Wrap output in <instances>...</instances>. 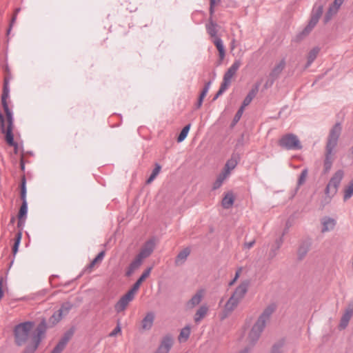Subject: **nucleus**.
<instances>
[{"instance_id":"1","label":"nucleus","mask_w":353,"mask_h":353,"mask_svg":"<svg viewBox=\"0 0 353 353\" xmlns=\"http://www.w3.org/2000/svg\"><path fill=\"white\" fill-rule=\"evenodd\" d=\"M32 321H26L17 325L14 328L15 343L21 346L27 345L23 353H34L44 337L46 331V322L43 319L34 330Z\"/></svg>"},{"instance_id":"2","label":"nucleus","mask_w":353,"mask_h":353,"mask_svg":"<svg viewBox=\"0 0 353 353\" xmlns=\"http://www.w3.org/2000/svg\"><path fill=\"white\" fill-rule=\"evenodd\" d=\"M9 97V93L3 92L1 96V103L6 114V117L0 111V127L1 131L5 134V139L10 146L17 148V143L14 141L12 133L14 128V119L12 112L9 108L7 99Z\"/></svg>"},{"instance_id":"3","label":"nucleus","mask_w":353,"mask_h":353,"mask_svg":"<svg viewBox=\"0 0 353 353\" xmlns=\"http://www.w3.org/2000/svg\"><path fill=\"white\" fill-rule=\"evenodd\" d=\"M323 11V7L321 5L315 6L312 10L310 21L305 28L297 35V40L300 41L308 35L310 32L318 23Z\"/></svg>"},{"instance_id":"4","label":"nucleus","mask_w":353,"mask_h":353,"mask_svg":"<svg viewBox=\"0 0 353 353\" xmlns=\"http://www.w3.org/2000/svg\"><path fill=\"white\" fill-rule=\"evenodd\" d=\"M241 65V61L239 60H236L232 63V65L228 68V70L224 74L223 82L220 86V88L214 98V100L216 99L228 89L232 79L236 74Z\"/></svg>"},{"instance_id":"5","label":"nucleus","mask_w":353,"mask_h":353,"mask_svg":"<svg viewBox=\"0 0 353 353\" xmlns=\"http://www.w3.org/2000/svg\"><path fill=\"white\" fill-rule=\"evenodd\" d=\"M265 326V325L263 323L261 320H257L250 329H245L244 334L246 340L251 343L256 341L259 339Z\"/></svg>"},{"instance_id":"6","label":"nucleus","mask_w":353,"mask_h":353,"mask_svg":"<svg viewBox=\"0 0 353 353\" xmlns=\"http://www.w3.org/2000/svg\"><path fill=\"white\" fill-rule=\"evenodd\" d=\"M279 145L288 150H299L301 145L297 137L292 134L284 135L279 140Z\"/></svg>"},{"instance_id":"7","label":"nucleus","mask_w":353,"mask_h":353,"mask_svg":"<svg viewBox=\"0 0 353 353\" xmlns=\"http://www.w3.org/2000/svg\"><path fill=\"white\" fill-rule=\"evenodd\" d=\"M341 126L340 123H336L334 125L330 130L327 143V150L328 153H332V150L336 145L338 139L341 134Z\"/></svg>"},{"instance_id":"8","label":"nucleus","mask_w":353,"mask_h":353,"mask_svg":"<svg viewBox=\"0 0 353 353\" xmlns=\"http://www.w3.org/2000/svg\"><path fill=\"white\" fill-rule=\"evenodd\" d=\"M135 294L130 290L122 296L114 305L115 311L118 313L123 312L129 303L134 299Z\"/></svg>"},{"instance_id":"9","label":"nucleus","mask_w":353,"mask_h":353,"mask_svg":"<svg viewBox=\"0 0 353 353\" xmlns=\"http://www.w3.org/2000/svg\"><path fill=\"white\" fill-rule=\"evenodd\" d=\"M21 199L22 200V205L20 208L19 212V221L20 222L22 219L26 216L28 212V204L26 201V179L23 177L21 185Z\"/></svg>"},{"instance_id":"10","label":"nucleus","mask_w":353,"mask_h":353,"mask_svg":"<svg viewBox=\"0 0 353 353\" xmlns=\"http://www.w3.org/2000/svg\"><path fill=\"white\" fill-rule=\"evenodd\" d=\"M250 283L248 281H244L241 282L235 289L233 294L230 296L231 299L234 300L239 304L243 300L245 295L246 294Z\"/></svg>"},{"instance_id":"11","label":"nucleus","mask_w":353,"mask_h":353,"mask_svg":"<svg viewBox=\"0 0 353 353\" xmlns=\"http://www.w3.org/2000/svg\"><path fill=\"white\" fill-rule=\"evenodd\" d=\"M205 295V290L200 289L191 297V299L186 303L185 306L187 309H193L198 305Z\"/></svg>"},{"instance_id":"12","label":"nucleus","mask_w":353,"mask_h":353,"mask_svg":"<svg viewBox=\"0 0 353 353\" xmlns=\"http://www.w3.org/2000/svg\"><path fill=\"white\" fill-rule=\"evenodd\" d=\"M156 242L154 239L146 241L142 246L139 255L143 259L148 257L153 252Z\"/></svg>"},{"instance_id":"13","label":"nucleus","mask_w":353,"mask_h":353,"mask_svg":"<svg viewBox=\"0 0 353 353\" xmlns=\"http://www.w3.org/2000/svg\"><path fill=\"white\" fill-rule=\"evenodd\" d=\"M72 334L73 332L72 331H68L65 333L63 336L61 338L58 344L54 347L51 353H61L71 339Z\"/></svg>"},{"instance_id":"14","label":"nucleus","mask_w":353,"mask_h":353,"mask_svg":"<svg viewBox=\"0 0 353 353\" xmlns=\"http://www.w3.org/2000/svg\"><path fill=\"white\" fill-rule=\"evenodd\" d=\"M72 334L73 332L72 331H68L65 333L63 336L61 338L58 344L54 347L51 353H61L71 339Z\"/></svg>"},{"instance_id":"15","label":"nucleus","mask_w":353,"mask_h":353,"mask_svg":"<svg viewBox=\"0 0 353 353\" xmlns=\"http://www.w3.org/2000/svg\"><path fill=\"white\" fill-rule=\"evenodd\" d=\"M239 303L234 300L230 299L225 304L223 312L221 314V319H224L228 317L238 306Z\"/></svg>"},{"instance_id":"16","label":"nucleus","mask_w":353,"mask_h":353,"mask_svg":"<svg viewBox=\"0 0 353 353\" xmlns=\"http://www.w3.org/2000/svg\"><path fill=\"white\" fill-rule=\"evenodd\" d=\"M173 345V340L169 336L163 339L160 345L154 353H168Z\"/></svg>"},{"instance_id":"17","label":"nucleus","mask_w":353,"mask_h":353,"mask_svg":"<svg viewBox=\"0 0 353 353\" xmlns=\"http://www.w3.org/2000/svg\"><path fill=\"white\" fill-rule=\"evenodd\" d=\"M235 201V195L232 191H228L224 194L221 201V205L224 209H230L232 207Z\"/></svg>"},{"instance_id":"18","label":"nucleus","mask_w":353,"mask_h":353,"mask_svg":"<svg viewBox=\"0 0 353 353\" xmlns=\"http://www.w3.org/2000/svg\"><path fill=\"white\" fill-rule=\"evenodd\" d=\"M353 315V307L349 306L344 312L340 321V329H345Z\"/></svg>"},{"instance_id":"19","label":"nucleus","mask_w":353,"mask_h":353,"mask_svg":"<svg viewBox=\"0 0 353 353\" xmlns=\"http://www.w3.org/2000/svg\"><path fill=\"white\" fill-rule=\"evenodd\" d=\"M336 221L335 219L330 217H324L321 219L322 224V232H326L334 230L335 228Z\"/></svg>"},{"instance_id":"20","label":"nucleus","mask_w":353,"mask_h":353,"mask_svg":"<svg viewBox=\"0 0 353 353\" xmlns=\"http://www.w3.org/2000/svg\"><path fill=\"white\" fill-rule=\"evenodd\" d=\"M154 320V314L148 312L141 321V328L143 330H149L152 327Z\"/></svg>"},{"instance_id":"21","label":"nucleus","mask_w":353,"mask_h":353,"mask_svg":"<svg viewBox=\"0 0 353 353\" xmlns=\"http://www.w3.org/2000/svg\"><path fill=\"white\" fill-rule=\"evenodd\" d=\"M208 307L207 305L203 304L201 305L196 311L194 320L195 323L200 322L207 314L208 312Z\"/></svg>"},{"instance_id":"22","label":"nucleus","mask_w":353,"mask_h":353,"mask_svg":"<svg viewBox=\"0 0 353 353\" xmlns=\"http://www.w3.org/2000/svg\"><path fill=\"white\" fill-rule=\"evenodd\" d=\"M150 273V269H148L145 270L141 277L137 281V282L134 283L133 287L130 289L132 292H133L134 294H137L138 292L141 283L149 276Z\"/></svg>"},{"instance_id":"23","label":"nucleus","mask_w":353,"mask_h":353,"mask_svg":"<svg viewBox=\"0 0 353 353\" xmlns=\"http://www.w3.org/2000/svg\"><path fill=\"white\" fill-rule=\"evenodd\" d=\"M190 253V250L188 248L182 250L177 255L175 259V263L177 265L183 264Z\"/></svg>"},{"instance_id":"24","label":"nucleus","mask_w":353,"mask_h":353,"mask_svg":"<svg viewBox=\"0 0 353 353\" xmlns=\"http://www.w3.org/2000/svg\"><path fill=\"white\" fill-rule=\"evenodd\" d=\"M143 259L138 254L134 260L130 263L127 275H131L142 263Z\"/></svg>"},{"instance_id":"25","label":"nucleus","mask_w":353,"mask_h":353,"mask_svg":"<svg viewBox=\"0 0 353 353\" xmlns=\"http://www.w3.org/2000/svg\"><path fill=\"white\" fill-rule=\"evenodd\" d=\"M343 177V172L341 170L337 171L329 181V184L336 187L337 189Z\"/></svg>"},{"instance_id":"26","label":"nucleus","mask_w":353,"mask_h":353,"mask_svg":"<svg viewBox=\"0 0 353 353\" xmlns=\"http://www.w3.org/2000/svg\"><path fill=\"white\" fill-rule=\"evenodd\" d=\"M339 10V8L330 5L327 12L324 16V23H327V22H329L332 19V17L337 14Z\"/></svg>"},{"instance_id":"27","label":"nucleus","mask_w":353,"mask_h":353,"mask_svg":"<svg viewBox=\"0 0 353 353\" xmlns=\"http://www.w3.org/2000/svg\"><path fill=\"white\" fill-rule=\"evenodd\" d=\"M339 10V8L330 5L327 12L324 16V23H327V22H329L332 19V17L337 14Z\"/></svg>"},{"instance_id":"28","label":"nucleus","mask_w":353,"mask_h":353,"mask_svg":"<svg viewBox=\"0 0 353 353\" xmlns=\"http://www.w3.org/2000/svg\"><path fill=\"white\" fill-rule=\"evenodd\" d=\"M229 176V175H228V173L227 172H223V171L221 172V173H220L219 174V176H217L216 181L214 182L213 183V186H212V188L214 190H216V189H218L219 188L223 183L224 182V181Z\"/></svg>"},{"instance_id":"29","label":"nucleus","mask_w":353,"mask_h":353,"mask_svg":"<svg viewBox=\"0 0 353 353\" xmlns=\"http://www.w3.org/2000/svg\"><path fill=\"white\" fill-rule=\"evenodd\" d=\"M274 307L269 306L265 309L262 314L259 317L257 320H261L263 323L265 325L270 315L274 312Z\"/></svg>"},{"instance_id":"30","label":"nucleus","mask_w":353,"mask_h":353,"mask_svg":"<svg viewBox=\"0 0 353 353\" xmlns=\"http://www.w3.org/2000/svg\"><path fill=\"white\" fill-rule=\"evenodd\" d=\"M213 43L216 46V47L219 51V57H220L221 59V60L223 59V58L225 57V49H224V46H223L222 40L221 39H219V37H215L214 39H213Z\"/></svg>"},{"instance_id":"31","label":"nucleus","mask_w":353,"mask_h":353,"mask_svg":"<svg viewBox=\"0 0 353 353\" xmlns=\"http://www.w3.org/2000/svg\"><path fill=\"white\" fill-rule=\"evenodd\" d=\"M320 52L319 47H314L310 50L307 56V65H310L317 57Z\"/></svg>"},{"instance_id":"32","label":"nucleus","mask_w":353,"mask_h":353,"mask_svg":"<svg viewBox=\"0 0 353 353\" xmlns=\"http://www.w3.org/2000/svg\"><path fill=\"white\" fill-rule=\"evenodd\" d=\"M353 195V179L345 186L344 189L343 199L345 201L350 199Z\"/></svg>"},{"instance_id":"33","label":"nucleus","mask_w":353,"mask_h":353,"mask_svg":"<svg viewBox=\"0 0 353 353\" xmlns=\"http://www.w3.org/2000/svg\"><path fill=\"white\" fill-rule=\"evenodd\" d=\"M256 92H257V88L252 89V90H250L248 94L244 99L241 106L243 108H245L246 106H248L251 103V101H252L254 97L256 96Z\"/></svg>"},{"instance_id":"34","label":"nucleus","mask_w":353,"mask_h":353,"mask_svg":"<svg viewBox=\"0 0 353 353\" xmlns=\"http://www.w3.org/2000/svg\"><path fill=\"white\" fill-rule=\"evenodd\" d=\"M73 305L70 302H65L62 304L60 309L58 310L63 317L65 316L70 310L72 308Z\"/></svg>"},{"instance_id":"35","label":"nucleus","mask_w":353,"mask_h":353,"mask_svg":"<svg viewBox=\"0 0 353 353\" xmlns=\"http://www.w3.org/2000/svg\"><path fill=\"white\" fill-rule=\"evenodd\" d=\"M236 164H237V162H236V161L235 159H229L226 162L223 172H227L228 175H230V172L233 169H234V168L236 167Z\"/></svg>"},{"instance_id":"36","label":"nucleus","mask_w":353,"mask_h":353,"mask_svg":"<svg viewBox=\"0 0 353 353\" xmlns=\"http://www.w3.org/2000/svg\"><path fill=\"white\" fill-rule=\"evenodd\" d=\"M190 334V327L189 326H186L183 328L181 331V333L179 336V341L180 342H185L188 340Z\"/></svg>"},{"instance_id":"37","label":"nucleus","mask_w":353,"mask_h":353,"mask_svg":"<svg viewBox=\"0 0 353 353\" xmlns=\"http://www.w3.org/2000/svg\"><path fill=\"white\" fill-rule=\"evenodd\" d=\"M105 256V251L100 252L98 255L90 263V269L101 263Z\"/></svg>"},{"instance_id":"38","label":"nucleus","mask_w":353,"mask_h":353,"mask_svg":"<svg viewBox=\"0 0 353 353\" xmlns=\"http://www.w3.org/2000/svg\"><path fill=\"white\" fill-rule=\"evenodd\" d=\"M207 31L208 34L212 37L215 38L216 37L217 30H216V24L213 23L212 21H210V23L207 25Z\"/></svg>"},{"instance_id":"39","label":"nucleus","mask_w":353,"mask_h":353,"mask_svg":"<svg viewBox=\"0 0 353 353\" xmlns=\"http://www.w3.org/2000/svg\"><path fill=\"white\" fill-rule=\"evenodd\" d=\"M190 129V124L185 125L183 128V130H181V132H180V134L177 138L178 142H182L187 137Z\"/></svg>"},{"instance_id":"40","label":"nucleus","mask_w":353,"mask_h":353,"mask_svg":"<svg viewBox=\"0 0 353 353\" xmlns=\"http://www.w3.org/2000/svg\"><path fill=\"white\" fill-rule=\"evenodd\" d=\"M62 319L63 316L57 310L50 316V318L49 319V323H51L52 325H54L55 324L59 323Z\"/></svg>"},{"instance_id":"41","label":"nucleus","mask_w":353,"mask_h":353,"mask_svg":"<svg viewBox=\"0 0 353 353\" xmlns=\"http://www.w3.org/2000/svg\"><path fill=\"white\" fill-rule=\"evenodd\" d=\"M21 236H22V234H21V232H17L16 234L15 239H14V245L12 248V252H13L14 254H16V253L18 251V248H19V244L21 242Z\"/></svg>"},{"instance_id":"42","label":"nucleus","mask_w":353,"mask_h":353,"mask_svg":"<svg viewBox=\"0 0 353 353\" xmlns=\"http://www.w3.org/2000/svg\"><path fill=\"white\" fill-rule=\"evenodd\" d=\"M337 190L338 189L336 187H334L328 183L325 189V194L329 197H332L334 195L336 194Z\"/></svg>"},{"instance_id":"43","label":"nucleus","mask_w":353,"mask_h":353,"mask_svg":"<svg viewBox=\"0 0 353 353\" xmlns=\"http://www.w3.org/2000/svg\"><path fill=\"white\" fill-rule=\"evenodd\" d=\"M331 154H332V153H328V152L327 151L326 159L325 161V166L327 170L330 169L331 167V164H332V160L330 159Z\"/></svg>"},{"instance_id":"44","label":"nucleus","mask_w":353,"mask_h":353,"mask_svg":"<svg viewBox=\"0 0 353 353\" xmlns=\"http://www.w3.org/2000/svg\"><path fill=\"white\" fill-rule=\"evenodd\" d=\"M9 81L10 77H6L4 79V83H3V92L10 93V89H9Z\"/></svg>"},{"instance_id":"45","label":"nucleus","mask_w":353,"mask_h":353,"mask_svg":"<svg viewBox=\"0 0 353 353\" xmlns=\"http://www.w3.org/2000/svg\"><path fill=\"white\" fill-rule=\"evenodd\" d=\"M307 175V170H303L301 174V176L299 177V185H301L305 182Z\"/></svg>"},{"instance_id":"46","label":"nucleus","mask_w":353,"mask_h":353,"mask_svg":"<svg viewBox=\"0 0 353 353\" xmlns=\"http://www.w3.org/2000/svg\"><path fill=\"white\" fill-rule=\"evenodd\" d=\"M210 12L212 15L214 12V6L217 5L219 3L220 0H210Z\"/></svg>"},{"instance_id":"47","label":"nucleus","mask_w":353,"mask_h":353,"mask_svg":"<svg viewBox=\"0 0 353 353\" xmlns=\"http://www.w3.org/2000/svg\"><path fill=\"white\" fill-rule=\"evenodd\" d=\"M121 327L118 325L110 333V336H114L117 334L121 333Z\"/></svg>"},{"instance_id":"48","label":"nucleus","mask_w":353,"mask_h":353,"mask_svg":"<svg viewBox=\"0 0 353 353\" xmlns=\"http://www.w3.org/2000/svg\"><path fill=\"white\" fill-rule=\"evenodd\" d=\"M343 1L344 0H334L331 5L340 9L341 5L343 3Z\"/></svg>"},{"instance_id":"49","label":"nucleus","mask_w":353,"mask_h":353,"mask_svg":"<svg viewBox=\"0 0 353 353\" xmlns=\"http://www.w3.org/2000/svg\"><path fill=\"white\" fill-rule=\"evenodd\" d=\"M244 108H243L242 106L240 108V109L238 110V112H237V113H236V114L235 116V119L239 120L241 118V115H242V114L243 112Z\"/></svg>"},{"instance_id":"50","label":"nucleus","mask_w":353,"mask_h":353,"mask_svg":"<svg viewBox=\"0 0 353 353\" xmlns=\"http://www.w3.org/2000/svg\"><path fill=\"white\" fill-rule=\"evenodd\" d=\"M161 168V167L159 165L157 164L155 168L152 171V173L154 174V175L157 176L159 174V173L160 172Z\"/></svg>"},{"instance_id":"51","label":"nucleus","mask_w":353,"mask_h":353,"mask_svg":"<svg viewBox=\"0 0 353 353\" xmlns=\"http://www.w3.org/2000/svg\"><path fill=\"white\" fill-rule=\"evenodd\" d=\"M5 71L6 72V77H10V79H11V74H10V70L9 68V66L8 65H6L4 67Z\"/></svg>"},{"instance_id":"52","label":"nucleus","mask_w":353,"mask_h":353,"mask_svg":"<svg viewBox=\"0 0 353 353\" xmlns=\"http://www.w3.org/2000/svg\"><path fill=\"white\" fill-rule=\"evenodd\" d=\"M239 275H240V271H237V272H236L235 277H234V279H233V280L230 283V285H233V284L236 282V280H237V279L239 278Z\"/></svg>"},{"instance_id":"53","label":"nucleus","mask_w":353,"mask_h":353,"mask_svg":"<svg viewBox=\"0 0 353 353\" xmlns=\"http://www.w3.org/2000/svg\"><path fill=\"white\" fill-rule=\"evenodd\" d=\"M19 11H20V8H17V9L15 10L14 15V17H12V19L11 26L14 23V21L16 20L17 14V13H18Z\"/></svg>"},{"instance_id":"54","label":"nucleus","mask_w":353,"mask_h":353,"mask_svg":"<svg viewBox=\"0 0 353 353\" xmlns=\"http://www.w3.org/2000/svg\"><path fill=\"white\" fill-rule=\"evenodd\" d=\"M156 175H154V174L152 173L150 176L148 178L147 183H150L156 178Z\"/></svg>"},{"instance_id":"55","label":"nucleus","mask_w":353,"mask_h":353,"mask_svg":"<svg viewBox=\"0 0 353 353\" xmlns=\"http://www.w3.org/2000/svg\"><path fill=\"white\" fill-rule=\"evenodd\" d=\"M2 283H3L2 279H1V281H0V300L1 299V298L3 296V289H2V288H3Z\"/></svg>"},{"instance_id":"56","label":"nucleus","mask_w":353,"mask_h":353,"mask_svg":"<svg viewBox=\"0 0 353 353\" xmlns=\"http://www.w3.org/2000/svg\"><path fill=\"white\" fill-rule=\"evenodd\" d=\"M285 63L284 61H281L277 66V68L279 71L282 70L284 68Z\"/></svg>"},{"instance_id":"57","label":"nucleus","mask_w":353,"mask_h":353,"mask_svg":"<svg viewBox=\"0 0 353 353\" xmlns=\"http://www.w3.org/2000/svg\"><path fill=\"white\" fill-rule=\"evenodd\" d=\"M203 99L204 98H203L201 97H199V101H198V103H197V108H199L201 106Z\"/></svg>"},{"instance_id":"58","label":"nucleus","mask_w":353,"mask_h":353,"mask_svg":"<svg viewBox=\"0 0 353 353\" xmlns=\"http://www.w3.org/2000/svg\"><path fill=\"white\" fill-rule=\"evenodd\" d=\"M208 92L206 90H203V91L201 92V94H200V97H203V98H205V97L206 96L207 93Z\"/></svg>"},{"instance_id":"59","label":"nucleus","mask_w":353,"mask_h":353,"mask_svg":"<svg viewBox=\"0 0 353 353\" xmlns=\"http://www.w3.org/2000/svg\"><path fill=\"white\" fill-rule=\"evenodd\" d=\"M210 83H207L203 89L206 90L208 92L209 88H210Z\"/></svg>"},{"instance_id":"60","label":"nucleus","mask_w":353,"mask_h":353,"mask_svg":"<svg viewBox=\"0 0 353 353\" xmlns=\"http://www.w3.org/2000/svg\"><path fill=\"white\" fill-rule=\"evenodd\" d=\"M271 353H281V351L278 349L273 350Z\"/></svg>"},{"instance_id":"61","label":"nucleus","mask_w":353,"mask_h":353,"mask_svg":"<svg viewBox=\"0 0 353 353\" xmlns=\"http://www.w3.org/2000/svg\"><path fill=\"white\" fill-rule=\"evenodd\" d=\"M239 353H248V349H245V350L241 351Z\"/></svg>"},{"instance_id":"62","label":"nucleus","mask_w":353,"mask_h":353,"mask_svg":"<svg viewBox=\"0 0 353 353\" xmlns=\"http://www.w3.org/2000/svg\"><path fill=\"white\" fill-rule=\"evenodd\" d=\"M239 353H248V349H245V350L241 351Z\"/></svg>"},{"instance_id":"63","label":"nucleus","mask_w":353,"mask_h":353,"mask_svg":"<svg viewBox=\"0 0 353 353\" xmlns=\"http://www.w3.org/2000/svg\"><path fill=\"white\" fill-rule=\"evenodd\" d=\"M21 168H22V170L24 169V165L23 164H21Z\"/></svg>"},{"instance_id":"64","label":"nucleus","mask_w":353,"mask_h":353,"mask_svg":"<svg viewBox=\"0 0 353 353\" xmlns=\"http://www.w3.org/2000/svg\"><path fill=\"white\" fill-rule=\"evenodd\" d=\"M10 28L8 29V33H9V32H10Z\"/></svg>"}]
</instances>
